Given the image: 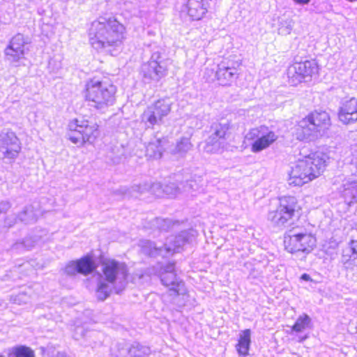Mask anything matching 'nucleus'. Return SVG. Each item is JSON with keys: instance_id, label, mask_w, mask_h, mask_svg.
<instances>
[{"instance_id": "f257e3e1", "label": "nucleus", "mask_w": 357, "mask_h": 357, "mask_svg": "<svg viewBox=\"0 0 357 357\" xmlns=\"http://www.w3.org/2000/svg\"><path fill=\"white\" fill-rule=\"evenodd\" d=\"M124 31L123 25L116 20L100 17L91 23L89 31V41L94 49L112 52V48L121 45Z\"/></svg>"}, {"instance_id": "7ed1b4c3", "label": "nucleus", "mask_w": 357, "mask_h": 357, "mask_svg": "<svg viewBox=\"0 0 357 357\" xmlns=\"http://www.w3.org/2000/svg\"><path fill=\"white\" fill-rule=\"evenodd\" d=\"M326 167L325 155L312 153L298 160L289 174V184L301 186L319 176Z\"/></svg>"}, {"instance_id": "f704fd0d", "label": "nucleus", "mask_w": 357, "mask_h": 357, "mask_svg": "<svg viewBox=\"0 0 357 357\" xmlns=\"http://www.w3.org/2000/svg\"><path fill=\"white\" fill-rule=\"evenodd\" d=\"M164 186L160 183H149V192L156 197L164 195Z\"/></svg>"}, {"instance_id": "2eb2a0df", "label": "nucleus", "mask_w": 357, "mask_h": 357, "mask_svg": "<svg viewBox=\"0 0 357 357\" xmlns=\"http://www.w3.org/2000/svg\"><path fill=\"white\" fill-rule=\"evenodd\" d=\"M29 43L24 35L17 33L10 40L4 50L6 60L10 63H16L24 58L28 49L26 47Z\"/></svg>"}, {"instance_id": "a19ab883", "label": "nucleus", "mask_w": 357, "mask_h": 357, "mask_svg": "<svg viewBox=\"0 0 357 357\" xmlns=\"http://www.w3.org/2000/svg\"><path fill=\"white\" fill-rule=\"evenodd\" d=\"M174 273V264L169 263L162 268L161 273Z\"/></svg>"}, {"instance_id": "4be33fe9", "label": "nucleus", "mask_w": 357, "mask_h": 357, "mask_svg": "<svg viewBox=\"0 0 357 357\" xmlns=\"http://www.w3.org/2000/svg\"><path fill=\"white\" fill-rule=\"evenodd\" d=\"M0 146H21L20 139L11 129L4 128L0 132Z\"/></svg>"}, {"instance_id": "e433bc0d", "label": "nucleus", "mask_w": 357, "mask_h": 357, "mask_svg": "<svg viewBox=\"0 0 357 357\" xmlns=\"http://www.w3.org/2000/svg\"><path fill=\"white\" fill-rule=\"evenodd\" d=\"M285 24H282L279 29V31L282 34H289L293 29L294 22L291 20H287L284 22Z\"/></svg>"}, {"instance_id": "0eeeda50", "label": "nucleus", "mask_w": 357, "mask_h": 357, "mask_svg": "<svg viewBox=\"0 0 357 357\" xmlns=\"http://www.w3.org/2000/svg\"><path fill=\"white\" fill-rule=\"evenodd\" d=\"M316 238L312 235L303 232L299 227L288 230L284 236L285 249L291 252H310L316 246Z\"/></svg>"}, {"instance_id": "7c9ffc66", "label": "nucleus", "mask_w": 357, "mask_h": 357, "mask_svg": "<svg viewBox=\"0 0 357 357\" xmlns=\"http://www.w3.org/2000/svg\"><path fill=\"white\" fill-rule=\"evenodd\" d=\"M343 188L345 196H349L354 201L357 202V180L347 181L343 184Z\"/></svg>"}, {"instance_id": "9d476101", "label": "nucleus", "mask_w": 357, "mask_h": 357, "mask_svg": "<svg viewBox=\"0 0 357 357\" xmlns=\"http://www.w3.org/2000/svg\"><path fill=\"white\" fill-rule=\"evenodd\" d=\"M278 137L275 132L265 126L250 130L245 137V139L253 141L251 144V151L253 153H259L268 148Z\"/></svg>"}, {"instance_id": "a18cd8bd", "label": "nucleus", "mask_w": 357, "mask_h": 357, "mask_svg": "<svg viewBox=\"0 0 357 357\" xmlns=\"http://www.w3.org/2000/svg\"><path fill=\"white\" fill-rule=\"evenodd\" d=\"M128 155V154L126 153H122L121 154V155L119 156L120 158H121L122 157H124V158H126L127 156Z\"/></svg>"}, {"instance_id": "9b49d317", "label": "nucleus", "mask_w": 357, "mask_h": 357, "mask_svg": "<svg viewBox=\"0 0 357 357\" xmlns=\"http://www.w3.org/2000/svg\"><path fill=\"white\" fill-rule=\"evenodd\" d=\"M231 128V121L222 118L212 123L210 131L211 135L206 140L204 150L208 153H215L220 149V139H225Z\"/></svg>"}, {"instance_id": "c756f323", "label": "nucleus", "mask_w": 357, "mask_h": 357, "mask_svg": "<svg viewBox=\"0 0 357 357\" xmlns=\"http://www.w3.org/2000/svg\"><path fill=\"white\" fill-rule=\"evenodd\" d=\"M354 260L352 258H343L342 261L347 268V277L353 281H357V265L352 262Z\"/></svg>"}, {"instance_id": "c85d7f7f", "label": "nucleus", "mask_w": 357, "mask_h": 357, "mask_svg": "<svg viewBox=\"0 0 357 357\" xmlns=\"http://www.w3.org/2000/svg\"><path fill=\"white\" fill-rule=\"evenodd\" d=\"M151 352L149 347L134 343L129 349V354L131 357H147Z\"/></svg>"}, {"instance_id": "f3484780", "label": "nucleus", "mask_w": 357, "mask_h": 357, "mask_svg": "<svg viewBox=\"0 0 357 357\" xmlns=\"http://www.w3.org/2000/svg\"><path fill=\"white\" fill-rule=\"evenodd\" d=\"M339 120L344 124H349L357 121V99L351 98L344 102L338 112Z\"/></svg>"}, {"instance_id": "6ab92c4d", "label": "nucleus", "mask_w": 357, "mask_h": 357, "mask_svg": "<svg viewBox=\"0 0 357 357\" xmlns=\"http://www.w3.org/2000/svg\"><path fill=\"white\" fill-rule=\"evenodd\" d=\"M160 280L163 285L171 287V295L184 294L185 293L184 282L179 280L175 273H160Z\"/></svg>"}, {"instance_id": "5701e85b", "label": "nucleus", "mask_w": 357, "mask_h": 357, "mask_svg": "<svg viewBox=\"0 0 357 357\" xmlns=\"http://www.w3.org/2000/svg\"><path fill=\"white\" fill-rule=\"evenodd\" d=\"M251 343V331L250 329L242 331L239 335L238 342L236 344V349L238 354L245 356L248 354Z\"/></svg>"}, {"instance_id": "39448f33", "label": "nucleus", "mask_w": 357, "mask_h": 357, "mask_svg": "<svg viewBox=\"0 0 357 357\" xmlns=\"http://www.w3.org/2000/svg\"><path fill=\"white\" fill-rule=\"evenodd\" d=\"M194 235L189 231H183L177 236H172L167 239L164 246H158L155 243L145 241L142 243L143 252L151 257L162 256L167 257L172 255L186 243L192 241Z\"/></svg>"}, {"instance_id": "a878e982", "label": "nucleus", "mask_w": 357, "mask_h": 357, "mask_svg": "<svg viewBox=\"0 0 357 357\" xmlns=\"http://www.w3.org/2000/svg\"><path fill=\"white\" fill-rule=\"evenodd\" d=\"M149 225L150 229L167 231L172 227L173 222L170 219L155 218L150 220Z\"/></svg>"}, {"instance_id": "b1692460", "label": "nucleus", "mask_w": 357, "mask_h": 357, "mask_svg": "<svg viewBox=\"0 0 357 357\" xmlns=\"http://www.w3.org/2000/svg\"><path fill=\"white\" fill-rule=\"evenodd\" d=\"M165 139H156L149 143L146 146V155L153 159H160L162 155V144Z\"/></svg>"}, {"instance_id": "a211bd4d", "label": "nucleus", "mask_w": 357, "mask_h": 357, "mask_svg": "<svg viewBox=\"0 0 357 357\" xmlns=\"http://www.w3.org/2000/svg\"><path fill=\"white\" fill-rule=\"evenodd\" d=\"M211 0H188L185 4L188 15L193 20H199L208 11Z\"/></svg>"}, {"instance_id": "423d86ee", "label": "nucleus", "mask_w": 357, "mask_h": 357, "mask_svg": "<svg viewBox=\"0 0 357 357\" xmlns=\"http://www.w3.org/2000/svg\"><path fill=\"white\" fill-rule=\"evenodd\" d=\"M330 124L331 119L326 112H312L299 122L296 133L297 138L300 140L311 139L317 132L328 128Z\"/></svg>"}, {"instance_id": "4468645a", "label": "nucleus", "mask_w": 357, "mask_h": 357, "mask_svg": "<svg viewBox=\"0 0 357 357\" xmlns=\"http://www.w3.org/2000/svg\"><path fill=\"white\" fill-rule=\"evenodd\" d=\"M142 70L144 78L158 82L167 75V67L160 53L155 52L152 54L150 60L143 64Z\"/></svg>"}, {"instance_id": "393cba45", "label": "nucleus", "mask_w": 357, "mask_h": 357, "mask_svg": "<svg viewBox=\"0 0 357 357\" xmlns=\"http://www.w3.org/2000/svg\"><path fill=\"white\" fill-rule=\"evenodd\" d=\"M192 147V144L188 137H181L176 142V146L172 149V153L180 156L185 155Z\"/></svg>"}, {"instance_id": "79ce46f5", "label": "nucleus", "mask_w": 357, "mask_h": 357, "mask_svg": "<svg viewBox=\"0 0 357 357\" xmlns=\"http://www.w3.org/2000/svg\"><path fill=\"white\" fill-rule=\"evenodd\" d=\"M26 250H29L35 245V241L30 238H25L23 240Z\"/></svg>"}, {"instance_id": "6e6552de", "label": "nucleus", "mask_w": 357, "mask_h": 357, "mask_svg": "<svg viewBox=\"0 0 357 357\" xmlns=\"http://www.w3.org/2000/svg\"><path fill=\"white\" fill-rule=\"evenodd\" d=\"M297 199L293 196H284L280 199L277 209L270 211L268 220L273 227L282 228L289 223L298 208Z\"/></svg>"}, {"instance_id": "72a5a7b5", "label": "nucleus", "mask_w": 357, "mask_h": 357, "mask_svg": "<svg viewBox=\"0 0 357 357\" xmlns=\"http://www.w3.org/2000/svg\"><path fill=\"white\" fill-rule=\"evenodd\" d=\"M15 357H34L33 351L29 347L21 346L15 349Z\"/></svg>"}, {"instance_id": "ea45409f", "label": "nucleus", "mask_w": 357, "mask_h": 357, "mask_svg": "<svg viewBox=\"0 0 357 357\" xmlns=\"http://www.w3.org/2000/svg\"><path fill=\"white\" fill-rule=\"evenodd\" d=\"M11 207V203L8 201L0 202V214L6 213Z\"/></svg>"}, {"instance_id": "dca6fc26", "label": "nucleus", "mask_w": 357, "mask_h": 357, "mask_svg": "<svg viewBox=\"0 0 357 357\" xmlns=\"http://www.w3.org/2000/svg\"><path fill=\"white\" fill-rule=\"evenodd\" d=\"M96 269V265L91 257L87 255L78 260L70 261L63 269L64 273L70 277L75 276L77 273L84 275L91 274Z\"/></svg>"}, {"instance_id": "49530a36", "label": "nucleus", "mask_w": 357, "mask_h": 357, "mask_svg": "<svg viewBox=\"0 0 357 357\" xmlns=\"http://www.w3.org/2000/svg\"><path fill=\"white\" fill-rule=\"evenodd\" d=\"M154 116L155 117V119H158V114H154Z\"/></svg>"}, {"instance_id": "c9c22d12", "label": "nucleus", "mask_w": 357, "mask_h": 357, "mask_svg": "<svg viewBox=\"0 0 357 357\" xmlns=\"http://www.w3.org/2000/svg\"><path fill=\"white\" fill-rule=\"evenodd\" d=\"M164 195L175 196L180 192V188L175 183H169L164 185Z\"/></svg>"}, {"instance_id": "aec40b11", "label": "nucleus", "mask_w": 357, "mask_h": 357, "mask_svg": "<svg viewBox=\"0 0 357 357\" xmlns=\"http://www.w3.org/2000/svg\"><path fill=\"white\" fill-rule=\"evenodd\" d=\"M215 75L221 84L227 85L236 78L237 69L226 65L225 62H222L218 65Z\"/></svg>"}, {"instance_id": "c03bdc74", "label": "nucleus", "mask_w": 357, "mask_h": 357, "mask_svg": "<svg viewBox=\"0 0 357 357\" xmlns=\"http://www.w3.org/2000/svg\"><path fill=\"white\" fill-rule=\"evenodd\" d=\"M294 1L299 4H307L310 1V0H294Z\"/></svg>"}, {"instance_id": "37998d69", "label": "nucleus", "mask_w": 357, "mask_h": 357, "mask_svg": "<svg viewBox=\"0 0 357 357\" xmlns=\"http://www.w3.org/2000/svg\"><path fill=\"white\" fill-rule=\"evenodd\" d=\"M301 279L305 281H312L311 277L307 273H303L301 275Z\"/></svg>"}, {"instance_id": "2f4dec72", "label": "nucleus", "mask_w": 357, "mask_h": 357, "mask_svg": "<svg viewBox=\"0 0 357 357\" xmlns=\"http://www.w3.org/2000/svg\"><path fill=\"white\" fill-rule=\"evenodd\" d=\"M310 321V318L306 314H305L303 317H300L293 326V331L296 332L303 331L309 326Z\"/></svg>"}, {"instance_id": "f03ea898", "label": "nucleus", "mask_w": 357, "mask_h": 357, "mask_svg": "<svg viewBox=\"0 0 357 357\" xmlns=\"http://www.w3.org/2000/svg\"><path fill=\"white\" fill-rule=\"evenodd\" d=\"M103 278L107 281H99L96 290L98 300H105L114 289L116 294L123 291L127 284L128 271L123 262L114 259H105L102 263Z\"/></svg>"}, {"instance_id": "cd10ccee", "label": "nucleus", "mask_w": 357, "mask_h": 357, "mask_svg": "<svg viewBox=\"0 0 357 357\" xmlns=\"http://www.w3.org/2000/svg\"><path fill=\"white\" fill-rule=\"evenodd\" d=\"M17 216L21 222L25 224H29L36 221V215L31 206H26Z\"/></svg>"}, {"instance_id": "f8f14e48", "label": "nucleus", "mask_w": 357, "mask_h": 357, "mask_svg": "<svg viewBox=\"0 0 357 357\" xmlns=\"http://www.w3.org/2000/svg\"><path fill=\"white\" fill-rule=\"evenodd\" d=\"M172 105V101L169 98L160 99L144 111L142 120L151 126L160 125L171 112Z\"/></svg>"}, {"instance_id": "4c0bfd02", "label": "nucleus", "mask_w": 357, "mask_h": 357, "mask_svg": "<svg viewBox=\"0 0 357 357\" xmlns=\"http://www.w3.org/2000/svg\"><path fill=\"white\" fill-rule=\"evenodd\" d=\"M17 219L18 218L15 215L6 217L4 220L5 227L8 228L12 227L16 224Z\"/></svg>"}, {"instance_id": "bb28decb", "label": "nucleus", "mask_w": 357, "mask_h": 357, "mask_svg": "<svg viewBox=\"0 0 357 357\" xmlns=\"http://www.w3.org/2000/svg\"><path fill=\"white\" fill-rule=\"evenodd\" d=\"M22 146H0V157L2 159L14 160L20 153Z\"/></svg>"}, {"instance_id": "473e14b6", "label": "nucleus", "mask_w": 357, "mask_h": 357, "mask_svg": "<svg viewBox=\"0 0 357 357\" xmlns=\"http://www.w3.org/2000/svg\"><path fill=\"white\" fill-rule=\"evenodd\" d=\"M347 257L354 259L357 258V240L351 241L349 247L344 250L343 258Z\"/></svg>"}, {"instance_id": "1a4fd4ad", "label": "nucleus", "mask_w": 357, "mask_h": 357, "mask_svg": "<svg viewBox=\"0 0 357 357\" xmlns=\"http://www.w3.org/2000/svg\"><path fill=\"white\" fill-rule=\"evenodd\" d=\"M69 127L71 131L68 135L69 139L74 144H91L99 134L96 123H89L86 120L75 119Z\"/></svg>"}, {"instance_id": "412c9836", "label": "nucleus", "mask_w": 357, "mask_h": 357, "mask_svg": "<svg viewBox=\"0 0 357 357\" xmlns=\"http://www.w3.org/2000/svg\"><path fill=\"white\" fill-rule=\"evenodd\" d=\"M149 192V183H143L139 185H133L130 188L123 186L116 190V193L124 197H138Z\"/></svg>"}, {"instance_id": "de8ad7c7", "label": "nucleus", "mask_w": 357, "mask_h": 357, "mask_svg": "<svg viewBox=\"0 0 357 357\" xmlns=\"http://www.w3.org/2000/svg\"><path fill=\"white\" fill-rule=\"evenodd\" d=\"M0 357H4V356H2V355H0Z\"/></svg>"}, {"instance_id": "58836bf2", "label": "nucleus", "mask_w": 357, "mask_h": 357, "mask_svg": "<svg viewBox=\"0 0 357 357\" xmlns=\"http://www.w3.org/2000/svg\"><path fill=\"white\" fill-rule=\"evenodd\" d=\"M11 250H15L18 252H22L26 250L24 243L22 241H19L13 243L10 247Z\"/></svg>"}, {"instance_id": "20e7f679", "label": "nucleus", "mask_w": 357, "mask_h": 357, "mask_svg": "<svg viewBox=\"0 0 357 357\" xmlns=\"http://www.w3.org/2000/svg\"><path fill=\"white\" fill-rule=\"evenodd\" d=\"M116 92V86L110 82L93 79L86 85L85 98L91 107L102 109L114 103Z\"/></svg>"}, {"instance_id": "ddd939ff", "label": "nucleus", "mask_w": 357, "mask_h": 357, "mask_svg": "<svg viewBox=\"0 0 357 357\" xmlns=\"http://www.w3.org/2000/svg\"><path fill=\"white\" fill-rule=\"evenodd\" d=\"M317 73L318 65L315 60L295 62L287 70L288 77L294 84L311 79Z\"/></svg>"}]
</instances>
